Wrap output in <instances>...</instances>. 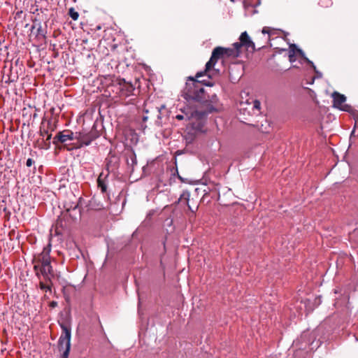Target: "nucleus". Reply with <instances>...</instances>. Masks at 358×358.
I'll list each match as a JSON object with an SVG mask.
<instances>
[{
  "mask_svg": "<svg viewBox=\"0 0 358 358\" xmlns=\"http://www.w3.org/2000/svg\"><path fill=\"white\" fill-rule=\"evenodd\" d=\"M203 82V80H199L196 78L189 77L182 92V96L186 101L197 102L204 108L202 110H194L191 113V117L198 120H201L209 113L215 111V105L218 101L216 94L210 96L206 94Z\"/></svg>",
  "mask_w": 358,
  "mask_h": 358,
  "instance_id": "obj_1",
  "label": "nucleus"
},
{
  "mask_svg": "<svg viewBox=\"0 0 358 358\" xmlns=\"http://www.w3.org/2000/svg\"><path fill=\"white\" fill-rule=\"evenodd\" d=\"M59 324L62 331L58 341V348L60 352L63 351L62 357L68 358L71 348V327L68 322H59Z\"/></svg>",
  "mask_w": 358,
  "mask_h": 358,
  "instance_id": "obj_2",
  "label": "nucleus"
},
{
  "mask_svg": "<svg viewBox=\"0 0 358 358\" xmlns=\"http://www.w3.org/2000/svg\"><path fill=\"white\" fill-rule=\"evenodd\" d=\"M223 58H225L224 55L223 48L220 46L215 48L212 52V55L209 61L206 64L204 71L197 73L196 74V78H199L203 76L215 65L218 59Z\"/></svg>",
  "mask_w": 358,
  "mask_h": 358,
  "instance_id": "obj_3",
  "label": "nucleus"
},
{
  "mask_svg": "<svg viewBox=\"0 0 358 358\" xmlns=\"http://www.w3.org/2000/svg\"><path fill=\"white\" fill-rule=\"evenodd\" d=\"M100 136L99 131L96 129V126L94 124L92 129L89 132L83 130L76 132V141H83V144L89 145L90 143Z\"/></svg>",
  "mask_w": 358,
  "mask_h": 358,
  "instance_id": "obj_4",
  "label": "nucleus"
},
{
  "mask_svg": "<svg viewBox=\"0 0 358 358\" xmlns=\"http://www.w3.org/2000/svg\"><path fill=\"white\" fill-rule=\"evenodd\" d=\"M333 98V106L343 111L349 112L351 106L345 103L346 97L345 95L340 94L338 92H334L331 94Z\"/></svg>",
  "mask_w": 358,
  "mask_h": 358,
  "instance_id": "obj_5",
  "label": "nucleus"
},
{
  "mask_svg": "<svg viewBox=\"0 0 358 358\" xmlns=\"http://www.w3.org/2000/svg\"><path fill=\"white\" fill-rule=\"evenodd\" d=\"M76 132L73 133L71 130L66 129L62 131H59L54 137L52 143L57 145L59 143H65L68 141L76 140Z\"/></svg>",
  "mask_w": 358,
  "mask_h": 358,
  "instance_id": "obj_6",
  "label": "nucleus"
},
{
  "mask_svg": "<svg viewBox=\"0 0 358 358\" xmlns=\"http://www.w3.org/2000/svg\"><path fill=\"white\" fill-rule=\"evenodd\" d=\"M298 53L306 62L315 71V72L317 74H319V77L322 76V74L317 71L316 69L315 66L314 65L313 62L308 59L304 55V52L302 51V50L297 48V46L295 44H291L289 45V54L296 55Z\"/></svg>",
  "mask_w": 358,
  "mask_h": 358,
  "instance_id": "obj_7",
  "label": "nucleus"
},
{
  "mask_svg": "<svg viewBox=\"0 0 358 358\" xmlns=\"http://www.w3.org/2000/svg\"><path fill=\"white\" fill-rule=\"evenodd\" d=\"M239 41H241L243 48H245L247 50H250L252 52L255 50V43L250 39L247 31H244L241 34Z\"/></svg>",
  "mask_w": 358,
  "mask_h": 358,
  "instance_id": "obj_8",
  "label": "nucleus"
},
{
  "mask_svg": "<svg viewBox=\"0 0 358 358\" xmlns=\"http://www.w3.org/2000/svg\"><path fill=\"white\" fill-rule=\"evenodd\" d=\"M50 251L51 245L50 244H48L44 247L43 251L36 256V261L41 262V264H45V265L50 263Z\"/></svg>",
  "mask_w": 358,
  "mask_h": 358,
  "instance_id": "obj_9",
  "label": "nucleus"
},
{
  "mask_svg": "<svg viewBox=\"0 0 358 358\" xmlns=\"http://www.w3.org/2000/svg\"><path fill=\"white\" fill-rule=\"evenodd\" d=\"M108 176V173L106 175L102 172L99 174L97 178V185L98 187L101 189L102 193H106L108 188V182L107 178Z\"/></svg>",
  "mask_w": 358,
  "mask_h": 358,
  "instance_id": "obj_10",
  "label": "nucleus"
},
{
  "mask_svg": "<svg viewBox=\"0 0 358 358\" xmlns=\"http://www.w3.org/2000/svg\"><path fill=\"white\" fill-rule=\"evenodd\" d=\"M117 162V158L115 155H112L106 159V166L108 173L110 171H113Z\"/></svg>",
  "mask_w": 358,
  "mask_h": 358,
  "instance_id": "obj_11",
  "label": "nucleus"
},
{
  "mask_svg": "<svg viewBox=\"0 0 358 358\" xmlns=\"http://www.w3.org/2000/svg\"><path fill=\"white\" fill-rule=\"evenodd\" d=\"M223 52L225 58L238 57V52L236 50H233L231 48H223Z\"/></svg>",
  "mask_w": 358,
  "mask_h": 358,
  "instance_id": "obj_12",
  "label": "nucleus"
},
{
  "mask_svg": "<svg viewBox=\"0 0 358 358\" xmlns=\"http://www.w3.org/2000/svg\"><path fill=\"white\" fill-rule=\"evenodd\" d=\"M41 273L42 275L54 276L52 267L50 263H49L47 265H45V264H41Z\"/></svg>",
  "mask_w": 358,
  "mask_h": 358,
  "instance_id": "obj_13",
  "label": "nucleus"
},
{
  "mask_svg": "<svg viewBox=\"0 0 358 358\" xmlns=\"http://www.w3.org/2000/svg\"><path fill=\"white\" fill-rule=\"evenodd\" d=\"M189 196H190V194H189V192L188 191H184V192L181 194V195H180V198H179V201H180L185 200V201H186V203H187V206H188V208H189L192 212H194V211L192 209L191 206H190L189 205V203H189Z\"/></svg>",
  "mask_w": 358,
  "mask_h": 358,
  "instance_id": "obj_14",
  "label": "nucleus"
},
{
  "mask_svg": "<svg viewBox=\"0 0 358 358\" xmlns=\"http://www.w3.org/2000/svg\"><path fill=\"white\" fill-rule=\"evenodd\" d=\"M90 207L96 210H101L103 208V205L101 203H96L95 199H92L90 202Z\"/></svg>",
  "mask_w": 358,
  "mask_h": 358,
  "instance_id": "obj_15",
  "label": "nucleus"
},
{
  "mask_svg": "<svg viewBox=\"0 0 358 358\" xmlns=\"http://www.w3.org/2000/svg\"><path fill=\"white\" fill-rule=\"evenodd\" d=\"M45 122H46V119H45V117H43L42 120V122H41V127L40 132H39L40 136H42L43 138L45 137V136L48 134V129L43 128V127H44V124Z\"/></svg>",
  "mask_w": 358,
  "mask_h": 358,
  "instance_id": "obj_16",
  "label": "nucleus"
},
{
  "mask_svg": "<svg viewBox=\"0 0 358 358\" xmlns=\"http://www.w3.org/2000/svg\"><path fill=\"white\" fill-rule=\"evenodd\" d=\"M39 287L41 290H44L45 292H51L52 289L51 285H49L48 283H45L43 281L41 280L39 282Z\"/></svg>",
  "mask_w": 358,
  "mask_h": 358,
  "instance_id": "obj_17",
  "label": "nucleus"
},
{
  "mask_svg": "<svg viewBox=\"0 0 358 358\" xmlns=\"http://www.w3.org/2000/svg\"><path fill=\"white\" fill-rule=\"evenodd\" d=\"M69 15L73 20H77L79 17V13L73 8H69Z\"/></svg>",
  "mask_w": 358,
  "mask_h": 358,
  "instance_id": "obj_18",
  "label": "nucleus"
},
{
  "mask_svg": "<svg viewBox=\"0 0 358 358\" xmlns=\"http://www.w3.org/2000/svg\"><path fill=\"white\" fill-rule=\"evenodd\" d=\"M319 5L323 8H329L331 6L333 2L331 0H320Z\"/></svg>",
  "mask_w": 358,
  "mask_h": 358,
  "instance_id": "obj_19",
  "label": "nucleus"
},
{
  "mask_svg": "<svg viewBox=\"0 0 358 358\" xmlns=\"http://www.w3.org/2000/svg\"><path fill=\"white\" fill-rule=\"evenodd\" d=\"M45 34H46V32L42 28L41 23H38L37 30H36L37 36H42L43 38H45Z\"/></svg>",
  "mask_w": 358,
  "mask_h": 358,
  "instance_id": "obj_20",
  "label": "nucleus"
},
{
  "mask_svg": "<svg viewBox=\"0 0 358 358\" xmlns=\"http://www.w3.org/2000/svg\"><path fill=\"white\" fill-rule=\"evenodd\" d=\"M233 50H236L238 52V57L241 55V48H243L241 41L236 42L233 43Z\"/></svg>",
  "mask_w": 358,
  "mask_h": 358,
  "instance_id": "obj_21",
  "label": "nucleus"
},
{
  "mask_svg": "<svg viewBox=\"0 0 358 358\" xmlns=\"http://www.w3.org/2000/svg\"><path fill=\"white\" fill-rule=\"evenodd\" d=\"M273 30L269 27H264L262 30V32L263 34H268V38H267V40H270V36H271V32L273 31Z\"/></svg>",
  "mask_w": 358,
  "mask_h": 358,
  "instance_id": "obj_22",
  "label": "nucleus"
},
{
  "mask_svg": "<svg viewBox=\"0 0 358 358\" xmlns=\"http://www.w3.org/2000/svg\"><path fill=\"white\" fill-rule=\"evenodd\" d=\"M47 121V124H48V129H50L51 131H55L56 127H57V125L55 123H52V120L50 119V120H46Z\"/></svg>",
  "mask_w": 358,
  "mask_h": 358,
  "instance_id": "obj_23",
  "label": "nucleus"
},
{
  "mask_svg": "<svg viewBox=\"0 0 358 358\" xmlns=\"http://www.w3.org/2000/svg\"><path fill=\"white\" fill-rule=\"evenodd\" d=\"M47 136L46 140L45 141V146H43V148L48 149L50 145V139L52 138V134H49Z\"/></svg>",
  "mask_w": 358,
  "mask_h": 358,
  "instance_id": "obj_24",
  "label": "nucleus"
},
{
  "mask_svg": "<svg viewBox=\"0 0 358 358\" xmlns=\"http://www.w3.org/2000/svg\"><path fill=\"white\" fill-rule=\"evenodd\" d=\"M43 278V280H44V282L45 283H48L49 285H51V287L52 286V278L53 276H51V275H42Z\"/></svg>",
  "mask_w": 358,
  "mask_h": 358,
  "instance_id": "obj_25",
  "label": "nucleus"
},
{
  "mask_svg": "<svg viewBox=\"0 0 358 358\" xmlns=\"http://www.w3.org/2000/svg\"><path fill=\"white\" fill-rule=\"evenodd\" d=\"M34 263V271H37V270H40V268L41 266V263L36 261V257H34L33 259Z\"/></svg>",
  "mask_w": 358,
  "mask_h": 358,
  "instance_id": "obj_26",
  "label": "nucleus"
},
{
  "mask_svg": "<svg viewBox=\"0 0 358 358\" xmlns=\"http://www.w3.org/2000/svg\"><path fill=\"white\" fill-rule=\"evenodd\" d=\"M83 141H77L76 143H73V146L71 149H79L83 148V146H86L85 144H83Z\"/></svg>",
  "mask_w": 358,
  "mask_h": 358,
  "instance_id": "obj_27",
  "label": "nucleus"
},
{
  "mask_svg": "<svg viewBox=\"0 0 358 358\" xmlns=\"http://www.w3.org/2000/svg\"><path fill=\"white\" fill-rule=\"evenodd\" d=\"M35 161L31 158L27 159L26 162V166L28 167L31 166L33 164H34Z\"/></svg>",
  "mask_w": 358,
  "mask_h": 358,
  "instance_id": "obj_28",
  "label": "nucleus"
},
{
  "mask_svg": "<svg viewBox=\"0 0 358 358\" xmlns=\"http://www.w3.org/2000/svg\"><path fill=\"white\" fill-rule=\"evenodd\" d=\"M260 102L257 100H255L254 102H253V108H256V109H259L260 108Z\"/></svg>",
  "mask_w": 358,
  "mask_h": 358,
  "instance_id": "obj_29",
  "label": "nucleus"
},
{
  "mask_svg": "<svg viewBox=\"0 0 358 358\" xmlns=\"http://www.w3.org/2000/svg\"><path fill=\"white\" fill-rule=\"evenodd\" d=\"M289 61L292 63L296 61L295 55L289 54Z\"/></svg>",
  "mask_w": 358,
  "mask_h": 358,
  "instance_id": "obj_30",
  "label": "nucleus"
},
{
  "mask_svg": "<svg viewBox=\"0 0 358 358\" xmlns=\"http://www.w3.org/2000/svg\"><path fill=\"white\" fill-rule=\"evenodd\" d=\"M35 273H36V277L40 280L41 277L42 276V274L41 273V269L37 270V271H35Z\"/></svg>",
  "mask_w": 358,
  "mask_h": 358,
  "instance_id": "obj_31",
  "label": "nucleus"
},
{
  "mask_svg": "<svg viewBox=\"0 0 358 358\" xmlns=\"http://www.w3.org/2000/svg\"><path fill=\"white\" fill-rule=\"evenodd\" d=\"M50 306L51 308H55L56 306H57V302L55 301H51L50 303Z\"/></svg>",
  "mask_w": 358,
  "mask_h": 358,
  "instance_id": "obj_32",
  "label": "nucleus"
},
{
  "mask_svg": "<svg viewBox=\"0 0 358 358\" xmlns=\"http://www.w3.org/2000/svg\"><path fill=\"white\" fill-rule=\"evenodd\" d=\"M176 118L177 120H183L184 117H183V115H176Z\"/></svg>",
  "mask_w": 358,
  "mask_h": 358,
  "instance_id": "obj_33",
  "label": "nucleus"
},
{
  "mask_svg": "<svg viewBox=\"0 0 358 358\" xmlns=\"http://www.w3.org/2000/svg\"><path fill=\"white\" fill-rule=\"evenodd\" d=\"M37 24H34V25H32L31 27V31H33V29H34L36 27Z\"/></svg>",
  "mask_w": 358,
  "mask_h": 358,
  "instance_id": "obj_34",
  "label": "nucleus"
},
{
  "mask_svg": "<svg viewBox=\"0 0 358 358\" xmlns=\"http://www.w3.org/2000/svg\"><path fill=\"white\" fill-rule=\"evenodd\" d=\"M147 120H148V117H147V116H144V117H143V120L144 122H145V121H146Z\"/></svg>",
  "mask_w": 358,
  "mask_h": 358,
  "instance_id": "obj_35",
  "label": "nucleus"
},
{
  "mask_svg": "<svg viewBox=\"0 0 358 358\" xmlns=\"http://www.w3.org/2000/svg\"><path fill=\"white\" fill-rule=\"evenodd\" d=\"M205 85H207V86H212L213 85V84L209 83H205Z\"/></svg>",
  "mask_w": 358,
  "mask_h": 358,
  "instance_id": "obj_36",
  "label": "nucleus"
},
{
  "mask_svg": "<svg viewBox=\"0 0 358 358\" xmlns=\"http://www.w3.org/2000/svg\"><path fill=\"white\" fill-rule=\"evenodd\" d=\"M157 112L159 114L160 113V110L159 109V108H155Z\"/></svg>",
  "mask_w": 358,
  "mask_h": 358,
  "instance_id": "obj_37",
  "label": "nucleus"
},
{
  "mask_svg": "<svg viewBox=\"0 0 358 358\" xmlns=\"http://www.w3.org/2000/svg\"><path fill=\"white\" fill-rule=\"evenodd\" d=\"M77 207H78V205H76V206L73 208V210H76Z\"/></svg>",
  "mask_w": 358,
  "mask_h": 358,
  "instance_id": "obj_38",
  "label": "nucleus"
},
{
  "mask_svg": "<svg viewBox=\"0 0 358 358\" xmlns=\"http://www.w3.org/2000/svg\"><path fill=\"white\" fill-rule=\"evenodd\" d=\"M96 29H101V27H100V26H98Z\"/></svg>",
  "mask_w": 358,
  "mask_h": 358,
  "instance_id": "obj_39",
  "label": "nucleus"
},
{
  "mask_svg": "<svg viewBox=\"0 0 358 358\" xmlns=\"http://www.w3.org/2000/svg\"><path fill=\"white\" fill-rule=\"evenodd\" d=\"M313 81H314V78L313 79V81L310 83V84H313Z\"/></svg>",
  "mask_w": 358,
  "mask_h": 358,
  "instance_id": "obj_40",
  "label": "nucleus"
},
{
  "mask_svg": "<svg viewBox=\"0 0 358 358\" xmlns=\"http://www.w3.org/2000/svg\"><path fill=\"white\" fill-rule=\"evenodd\" d=\"M61 358H63V357H61Z\"/></svg>",
  "mask_w": 358,
  "mask_h": 358,
  "instance_id": "obj_41",
  "label": "nucleus"
}]
</instances>
